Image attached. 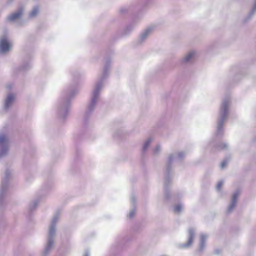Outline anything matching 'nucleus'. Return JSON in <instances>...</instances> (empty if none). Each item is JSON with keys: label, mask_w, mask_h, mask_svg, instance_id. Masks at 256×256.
<instances>
[{"label": "nucleus", "mask_w": 256, "mask_h": 256, "mask_svg": "<svg viewBox=\"0 0 256 256\" xmlns=\"http://www.w3.org/2000/svg\"><path fill=\"white\" fill-rule=\"evenodd\" d=\"M78 93V90L74 86L67 88L62 92V100L58 105V116L62 120H65L69 114L70 100Z\"/></svg>", "instance_id": "nucleus-1"}, {"label": "nucleus", "mask_w": 256, "mask_h": 256, "mask_svg": "<svg viewBox=\"0 0 256 256\" xmlns=\"http://www.w3.org/2000/svg\"><path fill=\"white\" fill-rule=\"evenodd\" d=\"M109 65L110 64L108 62L106 64L102 74L99 77L98 82L94 86V90L92 93L90 104L86 112V116L90 115L94 111L97 104L99 102L100 93L104 85V80L108 74Z\"/></svg>", "instance_id": "nucleus-2"}, {"label": "nucleus", "mask_w": 256, "mask_h": 256, "mask_svg": "<svg viewBox=\"0 0 256 256\" xmlns=\"http://www.w3.org/2000/svg\"><path fill=\"white\" fill-rule=\"evenodd\" d=\"M230 104L231 100L230 96H226L223 99L217 123L216 134L218 136H220L222 134L223 124L228 118Z\"/></svg>", "instance_id": "nucleus-3"}, {"label": "nucleus", "mask_w": 256, "mask_h": 256, "mask_svg": "<svg viewBox=\"0 0 256 256\" xmlns=\"http://www.w3.org/2000/svg\"><path fill=\"white\" fill-rule=\"evenodd\" d=\"M186 156L185 152H180L170 154L168 159L166 168L168 173H170L173 164L176 162L182 160Z\"/></svg>", "instance_id": "nucleus-4"}, {"label": "nucleus", "mask_w": 256, "mask_h": 256, "mask_svg": "<svg viewBox=\"0 0 256 256\" xmlns=\"http://www.w3.org/2000/svg\"><path fill=\"white\" fill-rule=\"evenodd\" d=\"M60 216L58 214H56L50 226L48 234L47 236V241L54 243L56 236V224L58 221Z\"/></svg>", "instance_id": "nucleus-5"}, {"label": "nucleus", "mask_w": 256, "mask_h": 256, "mask_svg": "<svg viewBox=\"0 0 256 256\" xmlns=\"http://www.w3.org/2000/svg\"><path fill=\"white\" fill-rule=\"evenodd\" d=\"M10 144V139L7 136L4 134L0 135V158L8 154Z\"/></svg>", "instance_id": "nucleus-6"}, {"label": "nucleus", "mask_w": 256, "mask_h": 256, "mask_svg": "<svg viewBox=\"0 0 256 256\" xmlns=\"http://www.w3.org/2000/svg\"><path fill=\"white\" fill-rule=\"evenodd\" d=\"M12 42L7 35L0 38V54H4L10 50Z\"/></svg>", "instance_id": "nucleus-7"}, {"label": "nucleus", "mask_w": 256, "mask_h": 256, "mask_svg": "<svg viewBox=\"0 0 256 256\" xmlns=\"http://www.w3.org/2000/svg\"><path fill=\"white\" fill-rule=\"evenodd\" d=\"M12 173L10 170H6L4 174L2 185L0 187V204L2 202L5 192L8 187V181L11 177Z\"/></svg>", "instance_id": "nucleus-8"}, {"label": "nucleus", "mask_w": 256, "mask_h": 256, "mask_svg": "<svg viewBox=\"0 0 256 256\" xmlns=\"http://www.w3.org/2000/svg\"><path fill=\"white\" fill-rule=\"evenodd\" d=\"M16 100V96L14 94L10 93L7 94L3 101L2 108L4 112H8L12 108Z\"/></svg>", "instance_id": "nucleus-9"}, {"label": "nucleus", "mask_w": 256, "mask_h": 256, "mask_svg": "<svg viewBox=\"0 0 256 256\" xmlns=\"http://www.w3.org/2000/svg\"><path fill=\"white\" fill-rule=\"evenodd\" d=\"M198 54L196 50H191L188 52L180 60L182 64H190L195 58Z\"/></svg>", "instance_id": "nucleus-10"}, {"label": "nucleus", "mask_w": 256, "mask_h": 256, "mask_svg": "<svg viewBox=\"0 0 256 256\" xmlns=\"http://www.w3.org/2000/svg\"><path fill=\"white\" fill-rule=\"evenodd\" d=\"M24 12V7L20 8L18 10L14 13L10 15L7 18V21L16 23L20 20V18Z\"/></svg>", "instance_id": "nucleus-11"}, {"label": "nucleus", "mask_w": 256, "mask_h": 256, "mask_svg": "<svg viewBox=\"0 0 256 256\" xmlns=\"http://www.w3.org/2000/svg\"><path fill=\"white\" fill-rule=\"evenodd\" d=\"M240 195V192L238 190H236L234 194L232 199L230 202V204L228 206L227 212L228 214L231 213L234 210L238 201V198Z\"/></svg>", "instance_id": "nucleus-12"}, {"label": "nucleus", "mask_w": 256, "mask_h": 256, "mask_svg": "<svg viewBox=\"0 0 256 256\" xmlns=\"http://www.w3.org/2000/svg\"><path fill=\"white\" fill-rule=\"evenodd\" d=\"M195 230L194 228H190L188 230V240L185 244L179 246L180 248H187L190 247L193 242L195 236Z\"/></svg>", "instance_id": "nucleus-13"}, {"label": "nucleus", "mask_w": 256, "mask_h": 256, "mask_svg": "<svg viewBox=\"0 0 256 256\" xmlns=\"http://www.w3.org/2000/svg\"><path fill=\"white\" fill-rule=\"evenodd\" d=\"M208 238V236L206 234H202L200 236V246L198 248L199 252H202L206 247V242Z\"/></svg>", "instance_id": "nucleus-14"}, {"label": "nucleus", "mask_w": 256, "mask_h": 256, "mask_svg": "<svg viewBox=\"0 0 256 256\" xmlns=\"http://www.w3.org/2000/svg\"><path fill=\"white\" fill-rule=\"evenodd\" d=\"M32 67V64L30 62L23 64L19 67L15 68L14 69V72L16 74L18 72H24L30 70Z\"/></svg>", "instance_id": "nucleus-15"}, {"label": "nucleus", "mask_w": 256, "mask_h": 256, "mask_svg": "<svg viewBox=\"0 0 256 256\" xmlns=\"http://www.w3.org/2000/svg\"><path fill=\"white\" fill-rule=\"evenodd\" d=\"M54 244V243L47 241L46 246L42 252V256H48L49 255L52 250Z\"/></svg>", "instance_id": "nucleus-16"}, {"label": "nucleus", "mask_w": 256, "mask_h": 256, "mask_svg": "<svg viewBox=\"0 0 256 256\" xmlns=\"http://www.w3.org/2000/svg\"><path fill=\"white\" fill-rule=\"evenodd\" d=\"M136 196L134 195H132L130 197L131 204L133 208L130 210V213L128 214V218H134L136 214V208L135 203H136Z\"/></svg>", "instance_id": "nucleus-17"}, {"label": "nucleus", "mask_w": 256, "mask_h": 256, "mask_svg": "<svg viewBox=\"0 0 256 256\" xmlns=\"http://www.w3.org/2000/svg\"><path fill=\"white\" fill-rule=\"evenodd\" d=\"M152 30V28H148L142 34L139 39L140 42H143L148 38Z\"/></svg>", "instance_id": "nucleus-18"}, {"label": "nucleus", "mask_w": 256, "mask_h": 256, "mask_svg": "<svg viewBox=\"0 0 256 256\" xmlns=\"http://www.w3.org/2000/svg\"><path fill=\"white\" fill-rule=\"evenodd\" d=\"M40 6H34L30 12L28 17L30 19L35 18L39 14L40 12Z\"/></svg>", "instance_id": "nucleus-19"}, {"label": "nucleus", "mask_w": 256, "mask_h": 256, "mask_svg": "<svg viewBox=\"0 0 256 256\" xmlns=\"http://www.w3.org/2000/svg\"><path fill=\"white\" fill-rule=\"evenodd\" d=\"M135 23H132L128 25L123 32V34L128 36L134 30L135 28Z\"/></svg>", "instance_id": "nucleus-20"}, {"label": "nucleus", "mask_w": 256, "mask_h": 256, "mask_svg": "<svg viewBox=\"0 0 256 256\" xmlns=\"http://www.w3.org/2000/svg\"><path fill=\"white\" fill-rule=\"evenodd\" d=\"M184 209V206L182 204L178 203L174 207V211L175 214H180Z\"/></svg>", "instance_id": "nucleus-21"}, {"label": "nucleus", "mask_w": 256, "mask_h": 256, "mask_svg": "<svg viewBox=\"0 0 256 256\" xmlns=\"http://www.w3.org/2000/svg\"><path fill=\"white\" fill-rule=\"evenodd\" d=\"M40 201L38 200H35L32 202L29 206V209L30 211L34 210L38 206Z\"/></svg>", "instance_id": "nucleus-22"}, {"label": "nucleus", "mask_w": 256, "mask_h": 256, "mask_svg": "<svg viewBox=\"0 0 256 256\" xmlns=\"http://www.w3.org/2000/svg\"><path fill=\"white\" fill-rule=\"evenodd\" d=\"M152 141V138H148L144 144L142 150L144 152L146 151L148 148L150 147V144Z\"/></svg>", "instance_id": "nucleus-23"}, {"label": "nucleus", "mask_w": 256, "mask_h": 256, "mask_svg": "<svg viewBox=\"0 0 256 256\" xmlns=\"http://www.w3.org/2000/svg\"><path fill=\"white\" fill-rule=\"evenodd\" d=\"M162 147L160 145H157L153 150V154L154 156L158 155L162 151Z\"/></svg>", "instance_id": "nucleus-24"}, {"label": "nucleus", "mask_w": 256, "mask_h": 256, "mask_svg": "<svg viewBox=\"0 0 256 256\" xmlns=\"http://www.w3.org/2000/svg\"><path fill=\"white\" fill-rule=\"evenodd\" d=\"M256 13V0L254 2V6L253 8L250 12V14H248L249 18H251L253 16H254Z\"/></svg>", "instance_id": "nucleus-25"}, {"label": "nucleus", "mask_w": 256, "mask_h": 256, "mask_svg": "<svg viewBox=\"0 0 256 256\" xmlns=\"http://www.w3.org/2000/svg\"><path fill=\"white\" fill-rule=\"evenodd\" d=\"M224 182L222 181H220L218 183V184L217 185V187H216L218 190L220 191L221 190V188L224 185Z\"/></svg>", "instance_id": "nucleus-26"}, {"label": "nucleus", "mask_w": 256, "mask_h": 256, "mask_svg": "<svg viewBox=\"0 0 256 256\" xmlns=\"http://www.w3.org/2000/svg\"><path fill=\"white\" fill-rule=\"evenodd\" d=\"M228 162L226 160L223 162L221 164V168L222 169L225 168L226 166V165L228 164Z\"/></svg>", "instance_id": "nucleus-27"}, {"label": "nucleus", "mask_w": 256, "mask_h": 256, "mask_svg": "<svg viewBox=\"0 0 256 256\" xmlns=\"http://www.w3.org/2000/svg\"><path fill=\"white\" fill-rule=\"evenodd\" d=\"M169 197H170V193L166 191L165 192V194H164V198L166 200H168L169 198Z\"/></svg>", "instance_id": "nucleus-28"}, {"label": "nucleus", "mask_w": 256, "mask_h": 256, "mask_svg": "<svg viewBox=\"0 0 256 256\" xmlns=\"http://www.w3.org/2000/svg\"><path fill=\"white\" fill-rule=\"evenodd\" d=\"M14 87V84H8L6 85V88L8 90H11Z\"/></svg>", "instance_id": "nucleus-29"}, {"label": "nucleus", "mask_w": 256, "mask_h": 256, "mask_svg": "<svg viewBox=\"0 0 256 256\" xmlns=\"http://www.w3.org/2000/svg\"><path fill=\"white\" fill-rule=\"evenodd\" d=\"M228 147V146L226 144H222V146L219 148V149H221V150H224V149H226Z\"/></svg>", "instance_id": "nucleus-30"}, {"label": "nucleus", "mask_w": 256, "mask_h": 256, "mask_svg": "<svg viewBox=\"0 0 256 256\" xmlns=\"http://www.w3.org/2000/svg\"><path fill=\"white\" fill-rule=\"evenodd\" d=\"M84 256H90V252L88 251L86 252Z\"/></svg>", "instance_id": "nucleus-31"}, {"label": "nucleus", "mask_w": 256, "mask_h": 256, "mask_svg": "<svg viewBox=\"0 0 256 256\" xmlns=\"http://www.w3.org/2000/svg\"><path fill=\"white\" fill-rule=\"evenodd\" d=\"M14 0H8V3L10 4L12 3Z\"/></svg>", "instance_id": "nucleus-32"}, {"label": "nucleus", "mask_w": 256, "mask_h": 256, "mask_svg": "<svg viewBox=\"0 0 256 256\" xmlns=\"http://www.w3.org/2000/svg\"><path fill=\"white\" fill-rule=\"evenodd\" d=\"M166 181L165 182V185H166Z\"/></svg>", "instance_id": "nucleus-33"}]
</instances>
